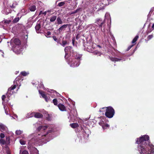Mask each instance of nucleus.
I'll return each mask as SVG.
<instances>
[{"mask_svg": "<svg viewBox=\"0 0 154 154\" xmlns=\"http://www.w3.org/2000/svg\"><path fill=\"white\" fill-rule=\"evenodd\" d=\"M83 18L85 21L87 20V18L85 15H84L83 17Z\"/></svg>", "mask_w": 154, "mask_h": 154, "instance_id": "bf43d9fd", "label": "nucleus"}, {"mask_svg": "<svg viewBox=\"0 0 154 154\" xmlns=\"http://www.w3.org/2000/svg\"><path fill=\"white\" fill-rule=\"evenodd\" d=\"M0 137L1 138H3L5 137V135L3 133H1L0 134Z\"/></svg>", "mask_w": 154, "mask_h": 154, "instance_id": "6e6d98bb", "label": "nucleus"}, {"mask_svg": "<svg viewBox=\"0 0 154 154\" xmlns=\"http://www.w3.org/2000/svg\"><path fill=\"white\" fill-rule=\"evenodd\" d=\"M103 111H101V112H102V113L103 114H104V113L103 112H105L106 111H105V109H102V110Z\"/></svg>", "mask_w": 154, "mask_h": 154, "instance_id": "0e129e2a", "label": "nucleus"}, {"mask_svg": "<svg viewBox=\"0 0 154 154\" xmlns=\"http://www.w3.org/2000/svg\"><path fill=\"white\" fill-rule=\"evenodd\" d=\"M17 17H15L13 20V22L14 23H17L19 21V20L21 18L20 16H17Z\"/></svg>", "mask_w": 154, "mask_h": 154, "instance_id": "c9c22d12", "label": "nucleus"}, {"mask_svg": "<svg viewBox=\"0 0 154 154\" xmlns=\"http://www.w3.org/2000/svg\"><path fill=\"white\" fill-rule=\"evenodd\" d=\"M20 154H29V153L26 150H24L22 151L21 149H20Z\"/></svg>", "mask_w": 154, "mask_h": 154, "instance_id": "a19ab883", "label": "nucleus"}, {"mask_svg": "<svg viewBox=\"0 0 154 154\" xmlns=\"http://www.w3.org/2000/svg\"><path fill=\"white\" fill-rule=\"evenodd\" d=\"M152 28L153 29H154V23L153 24L152 26Z\"/></svg>", "mask_w": 154, "mask_h": 154, "instance_id": "69168bd1", "label": "nucleus"}, {"mask_svg": "<svg viewBox=\"0 0 154 154\" xmlns=\"http://www.w3.org/2000/svg\"><path fill=\"white\" fill-rule=\"evenodd\" d=\"M33 23V19L32 18H29L28 20L27 23V26L28 27H30L32 26Z\"/></svg>", "mask_w": 154, "mask_h": 154, "instance_id": "412c9836", "label": "nucleus"}, {"mask_svg": "<svg viewBox=\"0 0 154 154\" xmlns=\"http://www.w3.org/2000/svg\"><path fill=\"white\" fill-rule=\"evenodd\" d=\"M23 133V131L20 130H17L15 131V134L17 135H19Z\"/></svg>", "mask_w": 154, "mask_h": 154, "instance_id": "ea45409f", "label": "nucleus"}, {"mask_svg": "<svg viewBox=\"0 0 154 154\" xmlns=\"http://www.w3.org/2000/svg\"><path fill=\"white\" fill-rule=\"evenodd\" d=\"M107 20L109 22V23H111V18L110 17V15L109 14V13H106L105 14V19L104 20Z\"/></svg>", "mask_w": 154, "mask_h": 154, "instance_id": "393cba45", "label": "nucleus"}, {"mask_svg": "<svg viewBox=\"0 0 154 154\" xmlns=\"http://www.w3.org/2000/svg\"><path fill=\"white\" fill-rule=\"evenodd\" d=\"M70 126L72 128H75L79 126V125L77 123H73L70 125Z\"/></svg>", "mask_w": 154, "mask_h": 154, "instance_id": "f704fd0d", "label": "nucleus"}, {"mask_svg": "<svg viewBox=\"0 0 154 154\" xmlns=\"http://www.w3.org/2000/svg\"><path fill=\"white\" fill-rule=\"evenodd\" d=\"M116 0H107V1H108V2H109V3H111V2H115L116 1Z\"/></svg>", "mask_w": 154, "mask_h": 154, "instance_id": "680f3d73", "label": "nucleus"}, {"mask_svg": "<svg viewBox=\"0 0 154 154\" xmlns=\"http://www.w3.org/2000/svg\"><path fill=\"white\" fill-rule=\"evenodd\" d=\"M133 45H132L129 46L127 49V51H128V50H129L133 47Z\"/></svg>", "mask_w": 154, "mask_h": 154, "instance_id": "13d9d810", "label": "nucleus"}, {"mask_svg": "<svg viewBox=\"0 0 154 154\" xmlns=\"http://www.w3.org/2000/svg\"><path fill=\"white\" fill-rule=\"evenodd\" d=\"M152 14H154V7L151 8L149 14L147 15V18L146 21L147 22H150L153 19L151 17Z\"/></svg>", "mask_w": 154, "mask_h": 154, "instance_id": "ddd939ff", "label": "nucleus"}, {"mask_svg": "<svg viewBox=\"0 0 154 154\" xmlns=\"http://www.w3.org/2000/svg\"><path fill=\"white\" fill-rule=\"evenodd\" d=\"M17 3L16 2H14L11 5H10V7L11 8H15L16 6L17 5Z\"/></svg>", "mask_w": 154, "mask_h": 154, "instance_id": "4c0bfd02", "label": "nucleus"}, {"mask_svg": "<svg viewBox=\"0 0 154 154\" xmlns=\"http://www.w3.org/2000/svg\"><path fill=\"white\" fill-rule=\"evenodd\" d=\"M153 37V35L152 34H151V35H148L146 38V39H145V41H146V42H147L149 40L151 39Z\"/></svg>", "mask_w": 154, "mask_h": 154, "instance_id": "37998d69", "label": "nucleus"}, {"mask_svg": "<svg viewBox=\"0 0 154 154\" xmlns=\"http://www.w3.org/2000/svg\"><path fill=\"white\" fill-rule=\"evenodd\" d=\"M42 115L38 112H35L34 117L37 118H40L42 117Z\"/></svg>", "mask_w": 154, "mask_h": 154, "instance_id": "c756f323", "label": "nucleus"}, {"mask_svg": "<svg viewBox=\"0 0 154 154\" xmlns=\"http://www.w3.org/2000/svg\"><path fill=\"white\" fill-rule=\"evenodd\" d=\"M2 52V53H3V54H2V56L3 57H4V55H3V54H4V53H3V52Z\"/></svg>", "mask_w": 154, "mask_h": 154, "instance_id": "774afa93", "label": "nucleus"}, {"mask_svg": "<svg viewBox=\"0 0 154 154\" xmlns=\"http://www.w3.org/2000/svg\"><path fill=\"white\" fill-rule=\"evenodd\" d=\"M56 21L58 25L62 24L63 23L62 19L60 17H58L57 18Z\"/></svg>", "mask_w": 154, "mask_h": 154, "instance_id": "2f4dec72", "label": "nucleus"}, {"mask_svg": "<svg viewBox=\"0 0 154 154\" xmlns=\"http://www.w3.org/2000/svg\"><path fill=\"white\" fill-rule=\"evenodd\" d=\"M53 102L55 105H57V100L56 99H54L53 100Z\"/></svg>", "mask_w": 154, "mask_h": 154, "instance_id": "8fccbe9b", "label": "nucleus"}, {"mask_svg": "<svg viewBox=\"0 0 154 154\" xmlns=\"http://www.w3.org/2000/svg\"><path fill=\"white\" fill-rule=\"evenodd\" d=\"M11 22V21L10 19H6L4 18L3 20L0 22V26L3 27L4 29H7Z\"/></svg>", "mask_w": 154, "mask_h": 154, "instance_id": "1a4fd4ad", "label": "nucleus"}, {"mask_svg": "<svg viewBox=\"0 0 154 154\" xmlns=\"http://www.w3.org/2000/svg\"><path fill=\"white\" fill-rule=\"evenodd\" d=\"M68 25V24H64L62 25L57 30L59 31V33H60L65 30Z\"/></svg>", "mask_w": 154, "mask_h": 154, "instance_id": "6ab92c4d", "label": "nucleus"}, {"mask_svg": "<svg viewBox=\"0 0 154 154\" xmlns=\"http://www.w3.org/2000/svg\"><path fill=\"white\" fill-rule=\"evenodd\" d=\"M6 143H10V137H6Z\"/></svg>", "mask_w": 154, "mask_h": 154, "instance_id": "3c124183", "label": "nucleus"}, {"mask_svg": "<svg viewBox=\"0 0 154 154\" xmlns=\"http://www.w3.org/2000/svg\"><path fill=\"white\" fill-rule=\"evenodd\" d=\"M84 45L85 48H86L88 49H91L92 46V43L91 42H87Z\"/></svg>", "mask_w": 154, "mask_h": 154, "instance_id": "b1692460", "label": "nucleus"}, {"mask_svg": "<svg viewBox=\"0 0 154 154\" xmlns=\"http://www.w3.org/2000/svg\"><path fill=\"white\" fill-rule=\"evenodd\" d=\"M29 9L31 11H34L36 9V7L35 5H32L30 6L29 7Z\"/></svg>", "mask_w": 154, "mask_h": 154, "instance_id": "473e14b6", "label": "nucleus"}, {"mask_svg": "<svg viewBox=\"0 0 154 154\" xmlns=\"http://www.w3.org/2000/svg\"><path fill=\"white\" fill-rule=\"evenodd\" d=\"M98 26L100 28L101 30L102 33L104 34L105 37L107 38L109 34L108 33V30L105 29V24L104 22V20H102L101 19H97L96 20L95 22Z\"/></svg>", "mask_w": 154, "mask_h": 154, "instance_id": "39448f33", "label": "nucleus"}, {"mask_svg": "<svg viewBox=\"0 0 154 154\" xmlns=\"http://www.w3.org/2000/svg\"><path fill=\"white\" fill-rule=\"evenodd\" d=\"M92 11H91V13H93L94 11L96 10L99 11L101 9V7L100 6L99 4H96L92 8Z\"/></svg>", "mask_w": 154, "mask_h": 154, "instance_id": "a211bd4d", "label": "nucleus"}, {"mask_svg": "<svg viewBox=\"0 0 154 154\" xmlns=\"http://www.w3.org/2000/svg\"><path fill=\"white\" fill-rule=\"evenodd\" d=\"M82 131L84 138L87 139L89 135L90 134V130L87 128H85V129H82Z\"/></svg>", "mask_w": 154, "mask_h": 154, "instance_id": "f8f14e48", "label": "nucleus"}, {"mask_svg": "<svg viewBox=\"0 0 154 154\" xmlns=\"http://www.w3.org/2000/svg\"><path fill=\"white\" fill-rule=\"evenodd\" d=\"M64 51L65 53L64 57L66 59H68L69 53V58L67 62L70 66L73 67L79 66L80 63V61L81 60L82 55L74 52L72 48L70 46L65 47Z\"/></svg>", "mask_w": 154, "mask_h": 154, "instance_id": "7ed1b4c3", "label": "nucleus"}, {"mask_svg": "<svg viewBox=\"0 0 154 154\" xmlns=\"http://www.w3.org/2000/svg\"><path fill=\"white\" fill-rule=\"evenodd\" d=\"M136 143L138 144V154H154V145L150 142L149 136L145 135L137 138Z\"/></svg>", "mask_w": 154, "mask_h": 154, "instance_id": "f03ea898", "label": "nucleus"}, {"mask_svg": "<svg viewBox=\"0 0 154 154\" xmlns=\"http://www.w3.org/2000/svg\"><path fill=\"white\" fill-rule=\"evenodd\" d=\"M64 4L65 3L64 2H61L58 4V5L59 7H61L63 6Z\"/></svg>", "mask_w": 154, "mask_h": 154, "instance_id": "864d4df0", "label": "nucleus"}, {"mask_svg": "<svg viewBox=\"0 0 154 154\" xmlns=\"http://www.w3.org/2000/svg\"><path fill=\"white\" fill-rule=\"evenodd\" d=\"M106 120L105 119H102L99 122V125L102 126L103 130L109 128V125L106 123Z\"/></svg>", "mask_w": 154, "mask_h": 154, "instance_id": "9b49d317", "label": "nucleus"}, {"mask_svg": "<svg viewBox=\"0 0 154 154\" xmlns=\"http://www.w3.org/2000/svg\"><path fill=\"white\" fill-rule=\"evenodd\" d=\"M2 13L5 14H8L11 13V11L9 8L5 9L2 11Z\"/></svg>", "mask_w": 154, "mask_h": 154, "instance_id": "c85d7f7f", "label": "nucleus"}, {"mask_svg": "<svg viewBox=\"0 0 154 154\" xmlns=\"http://www.w3.org/2000/svg\"><path fill=\"white\" fill-rule=\"evenodd\" d=\"M45 35L47 37H50L51 35V32L49 31L45 33Z\"/></svg>", "mask_w": 154, "mask_h": 154, "instance_id": "79ce46f5", "label": "nucleus"}, {"mask_svg": "<svg viewBox=\"0 0 154 154\" xmlns=\"http://www.w3.org/2000/svg\"><path fill=\"white\" fill-rule=\"evenodd\" d=\"M82 9L81 8H79L76 9L75 10L72 12H69V14L70 15H71L72 14H75L76 13H78L79 14L80 13V12L82 11Z\"/></svg>", "mask_w": 154, "mask_h": 154, "instance_id": "5701e85b", "label": "nucleus"}, {"mask_svg": "<svg viewBox=\"0 0 154 154\" xmlns=\"http://www.w3.org/2000/svg\"><path fill=\"white\" fill-rule=\"evenodd\" d=\"M38 92H39V94H40L42 95V97H43V98H44L45 99V101L46 102H48L49 100H51V98L50 97H48L41 90H39Z\"/></svg>", "mask_w": 154, "mask_h": 154, "instance_id": "dca6fc26", "label": "nucleus"}, {"mask_svg": "<svg viewBox=\"0 0 154 154\" xmlns=\"http://www.w3.org/2000/svg\"><path fill=\"white\" fill-rule=\"evenodd\" d=\"M94 53H95V54H99L100 53L99 52H97V51H95V52H94Z\"/></svg>", "mask_w": 154, "mask_h": 154, "instance_id": "e2e57ef3", "label": "nucleus"}, {"mask_svg": "<svg viewBox=\"0 0 154 154\" xmlns=\"http://www.w3.org/2000/svg\"><path fill=\"white\" fill-rule=\"evenodd\" d=\"M13 42H14V44L13 46V48H14V50H17L18 51H22L20 40L17 38L15 39L14 40L12 39L10 41L11 44Z\"/></svg>", "mask_w": 154, "mask_h": 154, "instance_id": "6e6552de", "label": "nucleus"}, {"mask_svg": "<svg viewBox=\"0 0 154 154\" xmlns=\"http://www.w3.org/2000/svg\"><path fill=\"white\" fill-rule=\"evenodd\" d=\"M0 128H1L2 131L7 132L8 131L7 127L3 124H0Z\"/></svg>", "mask_w": 154, "mask_h": 154, "instance_id": "a878e982", "label": "nucleus"}, {"mask_svg": "<svg viewBox=\"0 0 154 154\" xmlns=\"http://www.w3.org/2000/svg\"><path fill=\"white\" fill-rule=\"evenodd\" d=\"M57 18V16H56L54 15L51 17L50 18V21L51 22H53Z\"/></svg>", "mask_w": 154, "mask_h": 154, "instance_id": "e433bc0d", "label": "nucleus"}, {"mask_svg": "<svg viewBox=\"0 0 154 154\" xmlns=\"http://www.w3.org/2000/svg\"><path fill=\"white\" fill-rule=\"evenodd\" d=\"M20 143L21 144L24 145L26 144V142L23 139H20Z\"/></svg>", "mask_w": 154, "mask_h": 154, "instance_id": "49530a36", "label": "nucleus"}, {"mask_svg": "<svg viewBox=\"0 0 154 154\" xmlns=\"http://www.w3.org/2000/svg\"><path fill=\"white\" fill-rule=\"evenodd\" d=\"M128 56L122 54L120 53H116L115 54L114 57H109V58L112 61H125L127 58Z\"/></svg>", "mask_w": 154, "mask_h": 154, "instance_id": "423d86ee", "label": "nucleus"}, {"mask_svg": "<svg viewBox=\"0 0 154 154\" xmlns=\"http://www.w3.org/2000/svg\"><path fill=\"white\" fill-rule=\"evenodd\" d=\"M149 25L147 29L146 32V33L147 35H148L149 33L151 32L152 30L153 29H152L150 27Z\"/></svg>", "mask_w": 154, "mask_h": 154, "instance_id": "72a5a7b5", "label": "nucleus"}, {"mask_svg": "<svg viewBox=\"0 0 154 154\" xmlns=\"http://www.w3.org/2000/svg\"><path fill=\"white\" fill-rule=\"evenodd\" d=\"M0 143L1 145H4L6 143V141L3 139H0Z\"/></svg>", "mask_w": 154, "mask_h": 154, "instance_id": "a18cd8bd", "label": "nucleus"}, {"mask_svg": "<svg viewBox=\"0 0 154 154\" xmlns=\"http://www.w3.org/2000/svg\"><path fill=\"white\" fill-rule=\"evenodd\" d=\"M108 33L109 34V35H108V37L107 38H106V37H105L104 35V34L103 33H101L102 35H100V36H98L97 38V39H100V38H103V36H104V38L105 39H106L107 40H108L109 38V35L111 37L112 39V40H113V41L114 40L115 38L113 36V35H112V33L110 32V31L109 30H108Z\"/></svg>", "mask_w": 154, "mask_h": 154, "instance_id": "2eb2a0df", "label": "nucleus"}, {"mask_svg": "<svg viewBox=\"0 0 154 154\" xmlns=\"http://www.w3.org/2000/svg\"><path fill=\"white\" fill-rule=\"evenodd\" d=\"M5 97H5V95H3L2 96V100L3 101L2 102H4L5 104Z\"/></svg>", "mask_w": 154, "mask_h": 154, "instance_id": "5fc2aeb1", "label": "nucleus"}, {"mask_svg": "<svg viewBox=\"0 0 154 154\" xmlns=\"http://www.w3.org/2000/svg\"><path fill=\"white\" fill-rule=\"evenodd\" d=\"M27 13L26 10L24 9H22L17 14V16H20V17H22V16L26 15Z\"/></svg>", "mask_w": 154, "mask_h": 154, "instance_id": "f3484780", "label": "nucleus"}, {"mask_svg": "<svg viewBox=\"0 0 154 154\" xmlns=\"http://www.w3.org/2000/svg\"><path fill=\"white\" fill-rule=\"evenodd\" d=\"M59 43L63 47H64L67 44V42L66 41H63L62 43Z\"/></svg>", "mask_w": 154, "mask_h": 154, "instance_id": "c03bdc74", "label": "nucleus"}, {"mask_svg": "<svg viewBox=\"0 0 154 154\" xmlns=\"http://www.w3.org/2000/svg\"><path fill=\"white\" fill-rule=\"evenodd\" d=\"M48 127L47 125H40L36 129L38 133L29 136V137L30 139L29 140L28 147L29 150L30 154H39L38 150L33 146L34 145L45 143L52 139L51 137L48 138V137L51 136L52 134L50 133L53 132L54 130L51 129L46 132L45 130Z\"/></svg>", "mask_w": 154, "mask_h": 154, "instance_id": "f257e3e1", "label": "nucleus"}, {"mask_svg": "<svg viewBox=\"0 0 154 154\" xmlns=\"http://www.w3.org/2000/svg\"><path fill=\"white\" fill-rule=\"evenodd\" d=\"M53 38L54 41H55V42H57V43H59V40L57 39L56 37L55 36H53Z\"/></svg>", "mask_w": 154, "mask_h": 154, "instance_id": "603ef678", "label": "nucleus"}, {"mask_svg": "<svg viewBox=\"0 0 154 154\" xmlns=\"http://www.w3.org/2000/svg\"><path fill=\"white\" fill-rule=\"evenodd\" d=\"M47 90L48 92L50 93V94H48L52 98L56 96H59L60 95L59 93L53 90L47 89Z\"/></svg>", "mask_w": 154, "mask_h": 154, "instance_id": "4468645a", "label": "nucleus"}, {"mask_svg": "<svg viewBox=\"0 0 154 154\" xmlns=\"http://www.w3.org/2000/svg\"><path fill=\"white\" fill-rule=\"evenodd\" d=\"M75 41V38H73L72 40V44L73 45H74Z\"/></svg>", "mask_w": 154, "mask_h": 154, "instance_id": "052dcab7", "label": "nucleus"}, {"mask_svg": "<svg viewBox=\"0 0 154 154\" xmlns=\"http://www.w3.org/2000/svg\"><path fill=\"white\" fill-rule=\"evenodd\" d=\"M138 38L139 36L137 35L133 39L132 41V43L133 44L135 43L137 39H138Z\"/></svg>", "mask_w": 154, "mask_h": 154, "instance_id": "58836bf2", "label": "nucleus"}, {"mask_svg": "<svg viewBox=\"0 0 154 154\" xmlns=\"http://www.w3.org/2000/svg\"><path fill=\"white\" fill-rule=\"evenodd\" d=\"M58 106L59 109L61 111H66V108L61 103H60L58 105Z\"/></svg>", "mask_w": 154, "mask_h": 154, "instance_id": "cd10ccee", "label": "nucleus"}, {"mask_svg": "<svg viewBox=\"0 0 154 154\" xmlns=\"http://www.w3.org/2000/svg\"><path fill=\"white\" fill-rule=\"evenodd\" d=\"M41 28V25L40 23L37 22L36 25L35 27V29L36 30V32L38 33H39L40 32V29Z\"/></svg>", "mask_w": 154, "mask_h": 154, "instance_id": "bb28decb", "label": "nucleus"}, {"mask_svg": "<svg viewBox=\"0 0 154 154\" xmlns=\"http://www.w3.org/2000/svg\"><path fill=\"white\" fill-rule=\"evenodd\" d=\"M7 154H11L10 152L9 151H7Z\"/></svg>", "mask_w": 154, "mask_h": 154, "instance_id": "338daca9", "label": "nucleus"}, {"mask_svg": "<svg viewBox=\"0 0 154 154\" xmlns=\"http://www.w3.org/2000/svg\"><path fill=\"white\" fill-rule=\"evenodd\" d=\"M104 109L106 111L105 112V116L108 118H112L115 114V110L111 106L104 107L100 109L99 111H103L102 109Z\"/></svg>", "mask_w": 154, "mask_h": 154, "instance_id": "0eeeda50", "label": "nucleus"}, {"mask_svg": "<svg viewBox=\"0 0 154 154\" xmlns=\"http://www.w3.org/2000/svg\"><path fill=\"white\" fill-rule=\"evenodd\" d=\"M29 74L28 72H27L25 71H23L21 72V74L24 76H26Z\"/></svg>", "mask_w": 154, "mask_h": 154, "instance_id": "de8ad7c7", "label": "nucleus"}, {"mask_svg": "<svg viewBox=\"0 0 154 154\" xmlns=\"http://www.w3.org/2000/svg\"><path fill=\"white\" fill-rule=\"evenodd\" d=\"M42 88L45 90V88L43 85L42 84V83H40V84L39 85L38 87H37V88Z\"/></svg>", "mask_w": 154, "mask_h": 154, "instance_id": "09e8293b", "label": "nucleus"}, {"mask_svg": "<svg viewBox=\"0 0 154 154\" xmlns=\"http://www.w3.org/2000/svg\"><path fill=\"white\" fill-rule=\"evenodd\" d=\"M77 116V113L76 110L73 109L71 111V112L69 114V116L68 117L69 119H70L71 121L75 120Z\"/></svg>", "mask_w": 154, "mask_h": 154, "instance_id": "9d476101", "label": "nucleus"}, {"mask_svg": "<svg viewBox=\"0 0 154 154\" xmlns=\"http://www.w3.org/2000/svg\"><path fill=\"white\" fill-rule=\"evenodd\" d=\"M2 104L4 106V108L5 111V112L6 114L7 115H10L9 113V110L8 108V107L4 103V102H3L2 103Z\"/></svg>", "mask_w": 154, "mask_h": 154, "instance_id": "4be33fe9", "label": "nucleus"}, {"mask_svg": "<svg viewBox=\"0 0 154 154\" xmlns=\"http://www.w3.org/2000/svg\"><path fill=\"white\" fill-rule=\"evenodd\" d=\"M22 80V79L21 80L20 77H17L14 81L13 85L8 89V91L7 94L8 100H7V102L9 100V97L10 96L13 94V91L16 88V87L19 86L17 91L19 89L21 85L20 82Z\"/></svg>", "mask_w": 154, "mask_h": 154, "instance_id": "20e7f679", "label": "nucleus"}, {"mask_svg": "<svg viewBox=\"0 0 154 154\" xmlns=\"http://www.w3.org/2000/svg\"><path fill=\"white\" fill-rule=\"evenodd\" d=\"M48 116L46 117V119L49 121H50L51 120V117L49 114H48Z\"/></svg>", "mask_w": 154, "mask_h": 154, "instance_id": "4d7b16f0", "label": "nucleus"}, {"mask_svg": "<svg viewBox=\"0 0 154 154\" xmlns=\"http://www.w3.org/2000/svg\"><path fill=\"white\" fill-rule=\"evenodd\" d=\"M88 27L90 28L89 30L90 32L94 31L96 29V26L94 24H90L88 25Z\"/></svg>", "mask_w": 154, "mask_h": 154, "instance_id": "aec40b11", "label": "nucleus"}, {"mask_svg": "<svg viewBox=\"0 0 154 154\" xmlns=\"http://www.w3.org/2000/svg\"><path fill=\"white\" fill-rule=\"evenodd\" d=\"M34 115L35 112H29L27 114L26 116V117L27 118H29L32 117L33 116H34Z\"/></svg>", "mask_w": 154, "mask_h": 154, "instance_id": "7c9ffc66", "label": "nucleus"}]
</instances>
